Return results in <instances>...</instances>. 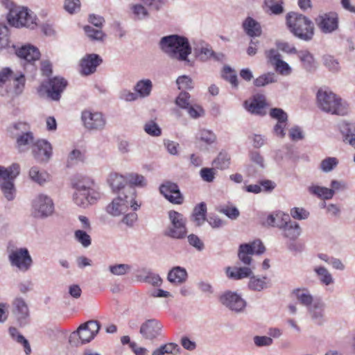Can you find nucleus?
I'll list each match as a JSON object with an SVG mask.
<instances>
[{
    "label": "nucleus",
    "mask_w": 355,
    "mask_h": 355,
    "mask_svg": "<svg viewBox=\"0 0 355 355\" xmlns=\"http://www.w3.org/2000/svg\"><path fill=\"white\" fill-rule=\"evenodd\" d=\"M290 215L296 220H304L309 216V212L302 207H293L290 211Z\"/></svg>",
    "instance_id": "338daca9"
},
{
    "label": "nucleus",
    "mask_w": 355,
    "mask_h": 355,
    "mask_svg": "<svg viewBox=\"0 0 355 355\" xmlns=\"http://www.w3.org/2000/svg\"><path fill=\"white\" fill-rule=\"evenodd\" d=\"M9 12L7 16L10 25L19 28L26 27L33 29L36 25V15L26 7L18 6L10 3Z\"/></svg>",
    "instance_id": "423d86ee"
},
{
    "label": "nucleus",
    "mask_w": 355,
    "mask_h": 355,
    "mask_svg": "<svg viewBox=\"0 0 355 355\" xmlns=\"http://www.w3.org/2000/svg\"><path fill=\"white\" fill-rule=\"evenodd\" d=\"M229 278L239 280L247 277H250L253 274L252 269L249 266L244 267H228L226 270Z\"/></svg>",
    "instance_id": "c756f323"
},
{
    "label": "nucleus",
    "mask_w": 355,
    "mask_h": 355,
    "mask_svg": "<svg viewBox=\"0 0 355 355\" xmlns=\"http://www.w3.org/2000/svg\"><path fill=\"white\" fill-rule=\"evenodd\" d=\"M200 175L205 182H212L215 179L216 168L207 167L202 168L200 171Z\"/></svg>",
    "instance_id": "69168bd1"
},
{
    "label": "nucleus",
    "mask_w": 355,
    "mask_h": 355,
    "mask_svg": "<svg viewBox=\"0 0 355 355\" xmlns=\"http://www.w3.org/2000/svg\"><path fill=\"white\" fill-rule=\"evenodd\" d=\"M274 67L275 71L282 76H288L292 72V69L289 64L282 60H278Z\"/></svg>",
    "instance_id": "0e129e2a"
},
{
    "label": "nucleus",
    "mask_w": 355,
    "mask_h": 355,
    "mask_svg": "<svg viewBox=\"0 0 355 355\" xmlns=\"http://www.w3.org/2000/svg\"><path fill=\"white\" fill-rule=\"evenodd\" d=\"M290 216L282 211H277L268 214L266 218H263L261 221L262 225L277 227L280 230L289 223Z\"/></svg>",
    "instance_id": "4be33fe9"
},
{
    "label": "nucleus",
    "mask_w": 355,
    "mask_h": 355,
    "mask_svg": "<svg viewBox=\"0 0 355 355\" xmlns=\"http://www.w3.org/2000/svg\"><path fill=\"white\" fill-rule=\"evenodd\" d=\"M309 192L322 200H330L334 197V191L330 189L315 184H312L308 188Z\"/></svg>",
    "instance_id": "4c0bfd02"
},
{
    "label": "nucleus",
    "mask_w": 355,
    "mask_h": 355,
    "mask_svg": "<svg viewBox=\"0 0 355 355\" xmlns=\"http://www.w3.org/2000/svg\"><path fill=\"white\" fill-rule=\"evenodd\" d=\"M108 269L113 275L123 276L130 272L132 266L127 263H116L110 265Z\"/></svg>",
    "instance_id": "09e8293b"
},
{
    "label": "nucleus",
    "mask_w": 355,
    "mask_h": 355,
    "mask_svg": "<svg viewBox=\"0 0 355 355\" xmlns=\"http://www.w3.org/2000/svg\"><path fill=\"white\" fill-rule=\"evenodd\" d=\"M159 47L170 58L189 62L188 56L191 53V46L187 37L175 34L164 36L159 42Z\"/></svg>",
    "instance_id": "f257e3e1"
},
{
    "label": "nucleus",
    "mask_w": 355,
    "mask_h": 355,
    "mask_svg": "<svg viewBox=\"0 0 355 355\" xmlns=\"http://www.w3.org/2000/svg\"><path fill=\"white\" fill-rule=\"evenodd\" d=\"M207 205L204 202L197 205L192 213V220L197 226H201L207 220Z\"/></svg>",
    "instance_id": "f704fd0d"
},
{
    "label": "nucleus",
    "mask_w": 355,
    "mask_h": 355,
    "mask_svg": "<svg viewBox=\"0 0 355 355\" xmlns=\"http://www.w3.org/2000/svg\"><path fill=\"white\" fill-rule=\"evenodd\" d=\"M13 314L20 326H25L29 321V310L25 301L17 297L13 302Z\"/></svg>",
    "instance_id": "5701e85b"
},
{
    "label": "nucleus",
    "mask_w": 355,
    "mask_h": 355,
    "mask_svg": "<svg viewBox=\"0 0 355 355\" xmlns=\"http://www.w3.org/2000/svg\"><path fill=\"white\" fill-rule=\"evenodd\" d=\"M187 277L186 270L180 266L173 268L168 273V280L175 284H181Z\"/></svg>",
    "instance_id": "7c9ffc66"
},
{
    "label": "nucleus",
    "mask_w": 355,
    "mask_h": 355,
    "mask_svg": "<svg viewBox=\"0 0 355 355\" xmlns=\"http://www.w3.org/2000/svg\"><path fill=\"white\" fill-rule=\"evenodd\" d=\"M263 3L273 15H279L284 11L282 0H264Z\"/></svg>",
    "instance_id": "3c124183"
},
{
    "label": "nucleus",
    "mask_w": 355,
    "mask_h": 355,
    "mask_svg": "<svg viewBox=\"0 0 355 355\" xmlns=\"http://www.w3.org/2000/svg\"><path fill=\"white\" fill-rule=\"evenodd\" d=\"M127 182L129 183V186L135 189V187H145L147 185V181L146 178L140 174L136 173H130L126 175Z\"/></svg>",
    "instance_id": "de8ad7c7"
},
{
    "label": "nucleus",
    "mask_w": 355,
    "mask_h": 355,
    "mask_svg": "<svg viewBox=\"0 0 355 355\" xmlns=\"http://www.w3.org/2000/svg\"><path fill=\"white\" fill-rule=\"evenodd\" d=\"M179 89H191L193 88L192 79L187 76H179L176 80Z\"/></svg>",
    "instance_id": "680f3d73"
},
{
    "label": "nucleus",
    "mask_w": 355,
    "mask_h": 355,
    "mask_svg": "<svg viewBox=\"0 0 355 355\" xmlns=\"http://www.w3.org/2000/svg\"><path fill=\"white\" fill-rule=\"evenodd\" d=\"M293 294L295 295L298 302L307 308L313 305L315 301L307 288H297L293 291Z\"/></svg>",
    "instance_id": "58836bf2"
},
{
    "label": "nucleus",
    "mask_w": 355,
    "mask_h": 355,
    "mask_svg": "<svg viewBox=\"0 0 355 355\" xmlns=\"http://www.w3.org/2000/svg\"><path fill=\"white\" fill-rule=\"evenodd\" d=\"M175 104L181 109L186 110L192 104L191 95L187 92H182L175 99Z\"/></svg>",
    "instance_id": "5fc2aeb1"
},
{
    "label": "nucleus",
    "mask_w": 355,
    "mask_h": 355,
    "mask_svg": "<svg viewBox=\"0 0 355 355\" xmlns=\"http://www.w3.org/2000/svg\"><path fill=\"white\" fill-rule=\"evenodd\" d=\"M245 109L252 114L264 116L266 112L265 108L268 106L266 98L263 94H257L250 99L244 101Z\"/></svg>",
    "instance_id": "f3484780"
},
{
    "label": "nucleus",
    "mask_w": 355,
    "mask_h": 355,
    "mask_svg": "<svg viewBox=\"0 0 355 355\" xmlns=\"http://www.w3.org/2000/svg\"><path fill=\"white\" fill-rule=\"evenodd\" d=\"M145 132L153 137H158L162 134L161 128L154 121H150L144 125Z\"/></svg>",
    "instance_id": "bf43d9fd"
},
{
    "label": "nucleus",
    "mask_w": 355,
    "mask_h": 355,
    "mask_svg": "<svg viewBox=\"0 0 355 355\" xmlns=\"http://www.w3.org/2000/svg\"><path fill=\"white\" fill-rule=\"evenodd\" d=\"M317 101L319 107L324 112L337 115H345L347 112L341 98L331 91L319 89Z\"/></svg>",
    "instance_id": "0eeeda50"
},
{
    "label": "nucleus",
    "mask_w": 355,
    "mask_h": 355,
    "mask_svg": "<svg viewBox=\"0 0 355 355\" xmlns=\"http://www.w3.org/2000/svg\"><path fill=\"white\" fill-rule=\"evenodd\" d=\"M340 128L344 141L355 148V123H343Z\"/></svg>",
    "instance_id": "37998d69"
},
{
    "label": "nucleus",
    "mask_w": 355,
    "mask_h": 355,
    "mask_svg": "<svg viewBox=\"0 0 355 355\" xmlns=\"http://www.w3.org/2000/svg\"><path fill=\"white\" fill-rule=\"evenodd\" d=\"M308 311L315 324L321 326L324 323V304L320 300H315L313 305L308 308Z\"/></svg>",
    "instance_id": "a878e982"
},
{
    "label": "nucleus",
    "mask_w": 355,
    "mask_h": 355,
    "mask_svg": "<svg viewBox=\"0 0 355 355\" xmlns=\"http://www.w3.org/2000/svg\"><path fill=\"white\" fill-rule=\"evenodd\" d=\"M34 144L33 134L30 131L23 132L17 137V147L20 152L28 150Z\"/></svg>",
    "instance_id": "2f4dec72"
},
{
    "label": "nucleus",
    "mask_w": 355,
    "mask_h": 355,
    "mask_svg": "<svg viewBox=\"0 0 355 355\" xmlns=\"http://www.w3.org/2000/svg\"><path fill=\"white\" fill-rule=\"evenodd\" d=\"M153 89V83L150 79L139 80L134 87V90L140 98H146L150 95Z\"/></svg>",
    "instance_id": "72a5a7b5"
},
{
    "label": "nucleus",
    "mask_w": 355,
    "mask_h": 355,
    "mask_svg": "<svg viewBox=\"0 0 355 355\" xmlns=\"http://www.w3.org/2000/svg\"><path fill=\"white\" fill-rule=\"evenodd\" d=\"M12 266L17 268L22 272L29 270L33 263V259L27 248H21L12 250L8 256Z\"/></svg>",
    "instance_id": "ddd939ff"
},
{
    "label": "nucleus",
    "mask_w": 355,
    "mask_h": 355,
    "mask_svg": "<svg viewBox=\"0 0 355 355\" xmlns=\"http://www.w3.org/2000/svg\"><path fill=\"white\" fill-rule=\"evenodd\" d=\"M107 182L114 192H125V189L130 186H127L126 176L124 177L117 173L110 174Z\"/></svg>",
    "instance_id": "cd10ccee"
},
{
    "label": "nucleus",
    "mask_w": 355,
    "mask_h": 355,
    "mask_svg": "<svg viewBox=\"0 0 355 355\" xmlns=\"http://www.w3.org/2000/svg\"><path fill=\"white\" fill-rule=\"evenodd\" d=\"M19 174L18 164H12L8 168L0 166V189L8 201L12 200L15 197L16 189L14 180Z\"/></svg>",
    "instance_id": "6e6552de"
},
{
    "label": "nucleus",
    "mask_w": 355,
    "mask_h": 355,
    "mask_svg": "<svg viewBox=\"0 0 355 355\" xmlns=\"http://www.w3.org/2000/svg\"><path fill=\"white\" fill-rule=\"evenodd\" d=\"M93 184V180L87 178L73 183V187L75 189L73 200L76 205L86 208L100 198V193L92 188Z\"/></svg>",
    "instance_id": "20e7f679"
},
{
    "label": "nucleus",
    "mask_w": 355,
    "mask_h": 355,
    "mask_svg": "<svg viewBox=\"0 0 355 355\" xmlns=\"http://www.w3.org/2000/svg\"><path fill=\"white\" fill-rule=\"evenodd\" d=\"M9 334L13 340L23 345L24 352L26 355L31 354V348L28 340L25 338V337L21 335L15 327H10Z\"/></svg>",
    "instance_id": "c03bdc74"
},
{
    "label": "nucleus",
    "mask_w": 355,
    "mask_h": 355,
    "mask_svg": "<svg viewBox=\"0 0 355 355\" xmlns=\"http://www.w3.org/2000/svg\"><path fill=\"white\" fill-rule=\"evenodd\" d=\"M82 121L85 128L99 130L104 128L106 120L101 112L85 110L82 112Z\"/></svg>",
    "instance_id": "2eb2a0df"
},
{
    "label": "nucleus",
    "mask_w": 355,
    "mask_h": 355,
    "mask_svg": "<svg viewBox=\"0 0 355 355\" xmlns=\"http://www.w3.org/2000/svg\"><path fill=\"white\" fill-rule=\"evenodd\" d=\"M324 65L332 73H338L340 70L339 62L334 56L325 55L322 58Z\"/></svg>",
    "instance_id": "8fccbe9b"
},
{
    "label": "nucleus",
    "mask_w": 355,
    "mask_h": 355,
    "mask_svg": "<svg viewBox=\"0 0 355 355\" xmlns=\"http://www.w3.org/2000/svg\"><path fill=\"white\" fill-rule=\"evenodd\" d=\"M33 215L35 218H44L51 216L54 210L52 199L45 195L39 194L32 202Z\"/></svg>",
    "instance_id": "9b49d317"
},
{
    "label": "nucleus",
    "mask_w": 355,
    "mask_h": 355,
    "mask_svg": "<svg viewBox=\"0 0 355 355\" xmlns=\"http://www.w3.org/2000/svg\"><path fill=\"white\" fill-rule=\"evenodd\" d=\"M9 45L8 28L6 25L0 23V49Z\"/></svg>",
    "instance_id": "e2e57ef3"
},
{
    "label": "nucleus",
    "mask_w": 355,
    "mask_h": 355,
    "mask_svg": "<svg viewBox=\"0 0 355 355\" xmlns=\"http://www.w3.org/2000/svg\"><path fill=\"white\" fill-rule=\"evenodd\" d=\"M198 138L209 145L214 144L216 140V135L212 131L206 129L199 132Z\"/></svg>",
    "instance_id": "13d9d810"
},
{
    "label": "nucleus",
    "mask_w": 355,
    "mask_h": 355,
    "mask_svg": "<svg viewBox=\"0 0 355 355\" xmlns=\"http://www.w3.org/2000/svg\"><path fill=\"white\" fill-rule=\"evenodd\" d=\"M243 27L246 34L250 37H258L261 34L259 23L252 17H247L243 23Z\"/></svg>",
    "instance_id": "473e14b6"
},
{
    "label": "nucleus",
    "mask_w": 355,
    "mask_h": 355,
    "mask_svg": "<svg viewBox=\"0 0 355 355\" xmlns=\"http://www.w3.org/2000/svg\"><path fill=\"white\" fill-rule=\"evenodd\" d=\"M265 251V247L260 240H256L251 243H243L239 245L238 257L245 265L250 266L252 263L251 256L257 254H261Z\"/></svg>",
    "instance_id": "f8f14e48"
},
{
    "label": "nucleus",
    "mask_w": 355,
    "mask_h": 355,
    "mask_svg": "<svg viewBox=\"0 0 355 355\" xmlns=\"http://www.w3.org/2000/svg\"><path fill=\"white\" fill-rule=\"evenodd\" d=\"M313 271L315 273L321 284L324 286H329L334 284V279L332 275L324 266H315L313 268Z\"/></svg>",
    "instance_id": "e433bc0d"
},
{
    "label": "nucleus",
    "mask_w": 355,
    "mask_h": 355,
    "mask_svg": "<svg viewBox=\"0 0 355 355\" xmlns=\"http://www.w3.org/2000/svg\"><path fill=\"white\" fill-rule=\"evenodd\" d=\"M168 218L171 225L168 227L165 235L177 239L185 238L187 230L186 227L187 219L180 212L171 210L168 211Z\"/></svg>",
    "instance_id": "9d476101"
},
{
    "label": "nucleus",
    "mask_w": 355,
    "mask_h": 355,
    "mask_svg": "<svg viewBox=\"0 0 355 355\" xmlns=\"http://www.w3.org/2000/svg\"><path fill=\"white\" fill-rule=\"evenodd\" d=\"M272 286L271 280L267 276L251 275L248 287L250 291L261 292Z\"/></svg>",
    "instance_id": "393cba45"
},
{
    "label": "nucleus",
    "mask_w": 355,
    "mask_h": 355,
    "mask_svg": "<svg viewBox=\"0 0 355 355\" xmlns=\"http://www.w3.org/2000/svg\"><path fill=\"white\" fill-rule=\"evenodd\" d=\"M277 77L273 72L263 73L254 80V85L257 87H264L271 83H276Z\"/></svg>",
    "instance_id": "49530a36"
},
{
    "label": "nucleus",
    "mask_w": 355,
    "mask_h": 355,
    "mask_svg": "<svg viewBox=\"0 0 355 355\" xmlns=\"http://www.w3.org/2000/svg\"><path fill=\"white\" fill-rule=\"evenodd\" d=\"M286 24L290 31L297 38L310 41L314 35V25L307 17L291 12L286 15Z\"/></svg>",
    "instance_id": "7ed1b4c3"
},
{
    "label": "nucleus",
    "mask_w": 355,
    "mask_h": 355,
    "mask_svg": "<svg viewBox=\"0 0 355 355\" xmlns=\"http://www.w3.org/2000/svg\"><path fill=\"white\" fill-rule=\"evenodd\" d=\"M144 275H139L140 279L153 286H159L162 283V279L159 275L153 272L150 270H143Z\"/></svg>",
    "instance_id": "a18cd8bd"
},
{
    "label": "nucleus",
    "mask_w": 355,
    "mask_h": 355,
    "mask_svg": "<svg viewBox=\"0 0 355 355\" xmlns=\"http://www.w3.org/2000/svg\"><path fill=\"white\" fill-rule=\"evenodd\" d=\"M103 62L102 58L98 54H87L80 60V71L83 75L88 76L94 73Z\"/></svg>",
    "instance_id": "412c9836"
},
{
    "label": "nucleus",
    "mask_w": 355,
    "mask_h": 355,
    "mask_svg": "<svg viewBox=\"0 0 355 355\" xmlns=\"http://www.w3.org/2000/svg\"><path fill=\"white\" fill-rule=\"evenodd\" d=\"M16 54L19 58L24 59L28 62H35L39 60L40 57L39 49L30 44L22 46L17 49Z\"/></svg>",
    "instance_id": "bb28decb"
},
{
    "label": "nucleus",
    "mask_w": 355,
    "mask_h": 355,
    "mask_svg": "<svg viewBox=\"0 0 355 355\" xmlns=\"http://www.w3.org/2000/svg\"><path fill=\"white\" fill-rule=\"evenodd\" d=\"M315 22L323 33H331L338 28V15L334 12L324 13L315 19Z\"/></svg>",
    "instance_id": "dca6fc26"
},
{
    "label": "nucleus",
    "mask_w": 355,
    "mask_h": 355,
    "mask_svg": "<svg viewBox=\"0 0 355 355\" xmlns=\"http://www.w3.org/2000/svg\"><path fill=\"white\" fill-rule=\"evenodd\" d=\"M223 77L227 80L233 87L238 86V79L236 72L229 66L223 68Z\"/></svg>",
    "instance_id": "4d7b16f0"
},
{
    "label": "nucleus",
    "mask_w": 355,
    "mask_h": 355,
    "mask_svg": "<svg viewBox=\"0 0 355 355\" xmlns=\"http://www.w3.org/2000/svg\"><path fill=\"white\" fill-rule=\"evenodd\" d=\"M75 239L84 248L89 247L92 243L90 236L84 230H78L74 232Z\"/></svg>",
    "instance_id": "6e6d98bb"
},
{
    "label": "nucleus",
    "mask_w": 355,
    "mask_h": 355,
    "mask_svg": "<svg viewBox=\"0 0 355 355\" xmlns=\"http://www.w3.org/2000/svg\"><path fill=\"white\" fill-rule=\"evenodd\" d=\"M162 328V324L157 320L148 319L141 324L139 333L143 338L152 341L161 335Z\"/></svg>",
    "instance_id": "a211bd4d"
},
{
    "label": "nucleus",
    "mask_w": 355,
    "mask_h": 355,
    "mask_svg": "<svg viewBox=\"0 0 355 355\" xmlns=\"http://www.w3.org/2000/svg\"><path fill=\"white\" fill-rule=\"evenodd\" d=\"M180 352V347L174 343H168L161 345L155 349L152 355H178Z\"/></svg>",
    "instance_id": "ea45409f"
},
{
    "label": "nucleus",
    "mask_w": 355,
    "mask_h": 355,
    "mask_svg": "<svg viewBox=\"0 0 355 355\" xmlns=\"http://www.w3.org/2000/svg\"><path fill=\"white\" fill-rule=\"evenodd\" d=\"M25 81L24 74H15L9 68L2 69L0 71V94H20L24 90Z\"/></svg>",
    "instance_id": "39448f33"
},
{
    "label": "nucleus",
    "mask_w": 355,
    "mask_h": 355,
    "mask_svg": "<svg viewBox=\"0 0 355 355\" xmlns=\"http://www.w3.org/2000/svg\"><path fill=\"white\" fill-rule=\"evenodd\" d=\"M230 154L224 150L220 151L217 157L213 160L212 165L215 168L219 170H225L228 168L231 163Z\"/></svg>",
    "instance_id": "79ce46f5"
},
{
    "label": "nucleus",
    "mask_w": 355,
    "mask_h": 355,
    "mask_svg": "<svg viewBox=\"0 0 355 355\" xmlns=\"http://www.w3.org/2000/svg\"><path fill=\"white\" fill-rule=\"evenodd\" d=\"M32 154L39 163H47L53 155V147L45 139H38L32 147Z\"/></svg>",
    "instance_id": "4468645a"
},
{
    "label": "nucleus",
    "mask_w": 355,
    "mask_h": 355,
    "mask_svg": "<svg viewBox=\"0 0 355 355\" xmlns=\"http://www.w3.org/2000/svg\"><path fill=\"white\" fill-rule=\"evenodd\" d=\"M297 57L302 63L303 67L308 71L314 70L316 67L313 55L307 50L297 51Z\"/></svg>",
    "instance_id": "c9c22d12"
},
{
    "label": "nucleus",
    "mask_w": 355,
    "mask_h": 355,
    "mask_svg": "<svg viewBox=\"0 0 355 355\" xmlns=\"http://www.w3.org/2000/svg\"><path fill=\"white\" fill-rule=\"evenodd\" d=\"M281 231L284 238L293 241L300 236L302 230L299 223L290 219Z\"/></svg>",
    "instance_id": "c85d7f7f"
},
{
    "label": "nucleus",
    "mask_w": 355,
    "mask_h": 355,
    "mask_svg": "<svg viewBox=\"0 0 355 355\" xmlns=\"http://www.w3.org/2000/svg\"><path fill=\"white\" fill-rule=\"evenodd\" d=\"M94 338L92 333L82 324L76 331L71 334L69 342L72 346L78 347L89 343Z\"/></svg>",
    "instance_id": "b1692460"
},
{
    "label": "nucleus",
    "mask_w": 355,
    "mask_h": 355,
    "mask_svg": "<svg viewBox=\"0 0 355 355\" xmlns=\"http://www.w3.org/2000/svg\"><path fill=\"white\" fill-rule=\"evenodd\" d=\"M338 164V160L336 157H328L321 161L320 169L324 173H329L333 171Z\"/></svg>",
    "instance_id": "603ef678"
},
{
    "label": "nucleus",
    "mask_w": 355,
    "mask_h": 355,
    "mask_svg": "<svg viewBox=\"0 0 355 355\" xmlns=\"http://www.w3.org/2000/svg\"><path fill=\"white\" fill-rule=\"evenodd\" d=\"M141 203L137 200V191L128 187L125 192H120L117 197L107 206L106 211L112 216H119L128 212L130 207L132 211L140 209Z\"/></svg>",
    "instance_id": "f03ea898"
},
{
    "label": "nucleus",
    "mask_w": 355,
    "mask_h": 355,
    "mask_svg": "<svg viewBox=\"0 0 355 355\" xmlns=\"http://www.w3.org/2000/svg\"><path fill=\"white\" fill-rule=\"evenodd\" d=\"M28 176L33 182L40 185H43L49 179L47 172L44 170H40L39 167L35 166L31 168Z\"/></svg>",
    "instance_id": "a19ab883"
},
{
    "label": "nucleus",
    "mask_w": 355,
    "mask_h": 355,
    "mask_svg": "<svg viewBox=\"0 0 355 355\" xmlns=\"http://www.w3.org/2000/svg\"><path fill=\"white\" fill-rule=\"evenodd\" d=\"M67 85V82L63 78L55 77L42 83L38 89V93L41 96L46 95L51 101H58Z\"/></svg>",
    "instance_id": "1a4fd4ad"
},
{
    "label": "nucleus",
    "mask_w": 355,
    "mask_h": 355,
    "mask_svg": "<svg viewBox=\"0 0 355 355\" xmlns=\"http://www.w3.org/2000/svg\"><path fill=\"white\" fill-rule=\"evenodd\" d=\"M64 8L69 14H74L80 8V0H65Z\"/></svg>",
    "instance_id": "774afa93"
},
{
    "label": "nucleus",
    "mask_w": 355,
    "mask_h": 355,
    "mask_svg": "<svg viewBox=\"0 0 355 355\" xmlns=\"http://www.w3.org/2000/svg\"><path fill=\"white\" fill-rule=\"evenodd\" d=\"M270 116L277 121L288 122V114L282 108H272L269 112Z\"/></svg>",
    "instance_id": "052dcab7"
},
{
    "label": "nucleus",
    "mask_w": 355,
    "mask_h": 355,
    "mask_svg": "<svg viewBox=\"0 0 355 355\" xmlns=\"http://www.w3.org/2000/svg\"><path fill=\"white\" fill-rule=\"evenodd\" d=\"M160 193L170 202L175 205H181L184 201L179 187L177 184L171 181H166L159 186Z\"/></svg>",
    "instance_id": "6ab92c4d"
},
{
    "label": "nucleus",
    "mask_w": 355,
    "mask_h": 355,
    "mask_svg": "<svg viewBox=\"0 0 355 355\" xmlns=\"http://www.w3.org/2000/svg\"><path fill=\"white\" fill-rule=\"evenodd\" d=\"M221 303L235 312H241L246 306V302L236 293L227 291L220 297Z\"/></svg>",
    "instance_id": "aec40b11"
},
{
    "label": "nucleus",
    "mask_w": 355,
    "mask_h": 355,
    "mask_svg": "<svg viewBox=\"0 0 355 355\" xmlns=\"http://www.w3.org/2000/svg\"><path fill=\"white\" fill-rule=\"evenodd\" d=\"M84 31L87 37L93 41H103L105 34L101 29H95L90 26H85Z\"/></svg>",
    "instance_id": "864d4df0"
}]
</instances>
